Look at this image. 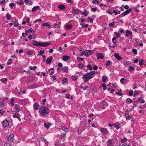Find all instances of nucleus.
Segmentation results:
<instances>
[{"mask_svg": "<svg viewBox=\"0 0 146 146\" xmlns=\"http://www.w3.org/2000/svg\"><path fill=\"white\" fill-rule=\"evenodd\" d=\"M95 73L94 71H91L89 72H87L83 75V78L84 79L85 82H87L88 80L91 79L94 76V74Z\"/></svg>", "mask_w": 146, "mask_h": 146, "instance_id": "f257e3e1", "label": "nucleus"}, {"mask_svg": "<svg viewBox=\"0 0 146 146\" xmlns=\"http://www.w3.org/2000/svg\"><path fill=\"white\" fill-rule=\"evenodd\" d=\"M48 110L47 108L45 106H43L40 109V113L42 115L48 114Z\"/></svg>", "mask_w": 146, "mask_h": 146, "instance_id": "f03ea898", "label": "nucleus"}, {"mask_svg": "<svg viewBox=\"0 0 146 146\" xmlns=\"http://www.w3.org/2000/svg\"><path fill=\"white\" fill-rule=\"evenodd\" d=\"M50 44V43L48 42H37V46H41L43 47H46L48 46Z\"/></svg>", "mask_w": 146, "mask_h": 146, "instance_id": "7ed1b4c3", "label": "nucleus"}, {"mask_svg": "<svg viewBox=\"0 0 146 146\" xmlns=\"http://www.w3.org/2000/svg\"><path fill=\"white\" fill-rule=\"evenodd\" d=\"M93 52V51H92V50H87L84 51V53L85 56L88 57Z\"/></svg>", "mask_w": 146, "mask_h": 146, "instance_id": "20e7f679", "label": "nucleus"}, {"mask_svg": "<svg viewBox=\"0 0 146 146\" xmlns=\"http://www.w3.org/2000/svg\"><path fill=\"white\" fill-rule=\"evenodd\" d=\"M100 131L102 132V133L108 134L109 133V131L106 128H100Z\"/></svg>", "mask_w": 146, "mask_h": 146, "instance_id": "39448f33", "label": "nucleus"}, {"mask_svg": "<svg viewBox=\"0 0 146 146\" xmlns=\"http://www.w3.org/2000/svg\"><path fill=\"white\" fill-rule=\"evenodd\" d=\"M14 136L13 134H11L8 136L7 139L9 142L11 143L13 141V138Z\"/></svg>", "mask_w": 146, "mask_h": 146, "instance_id": "423d86ee", "label": "nucleus"}, {"mask_svg": "<svg viewBox=\"0 0 146 146\" xmlns=\"http://www.w3.org/2000/svg\"><path fill=\"white\" fill-rule=\"evenodd\" d=\"M9 125V123L8 120H5L3 122V125L4 127H6Z\"/></svg>", "mask_w": 146, "mask_h": 146, "instance_id": "0eeeda50", "label": "nucleus"}, {"mask_svg": "<svg viewBox=\"0 0 146 146\" xmlns=\"http://www.w3.org/2000/svg\"><path fill=\"white\" fill-rule=\"evenodd\" d=\"M131 10L132 9H131L130 8L128 10L125 11L122 13V15L123 16H125L126 15L129 13L130 11H131Z\"/></svg>", "mask_w": 146, "mask_h": 146, "instance_id": "6e6552de", "label": "nucleus"}, {"mask_svg": "<svg viewBox=\"0 0 146 146\" xmlns=\"http://www.w3.org/2000/svg\"><path fill=\"white\" fill-rule=\"evenodd\" d=\"M52 58H53L52 56H50L47 58L46 60V63L47 64H49L52 61Z\"/></svg>", "mask_w": 146, "mask_h": 146, "instance_id": "1a4fd4ad", "label": "nucleus"}, {"mask_svg": "<svg viewBox=\"0 0 146 146\" xmlns=\"http://www.w3.org/2000/svg\"><path fill=\"white\" fill-rule=\"evenodd\" d=\"M96 54L98 59H103L104 58V56L101 53H97Z\"/></svg>", "mask_w": 146, "mask_h": 146, "instance_id": "9d476101", "label": "nucleus"}, {"mask_svg": "<svg viewBox=\"0 0 146 146\" xmlns=\"http://www.w3.org/2000/svg\"><path fill=\"white\" fill-rule=\"evenodd\" d=\"M15 111L18 112L21 109L20 106L17 104L15 105Z\"/></svg>", "mask_w": 146, "mask_h": 146, "instance_id": "9b49d317", "label": "nucleus"}, {"mask_svg": "<svg viewBox=\"0 0 146 146\" xmlns=\"http://www.w3.org/2000/svg\"><path fill=\"white\" fill-rule=\"evenodd\" d=\"M111 139H109L107 141V146H112V141Z\"/></svg>", "mask_w": 146, "mask_h": 146, "instance_id": "f8f14e48", "label": "nucleus"}, {"mask_svg": "<svg viewBox=\"0 0 146 146\" xmlns=\"http://www.w3.org/2000/svg\"><path fill=\"white\" fill-rule=\"evenodd\" d=\"M115 58L117 60H120L121 59V57L117 53H115L114 54Z\"/></svg>", "mask_w": 146, "mask_h": 146, "instance_id": "ddd939ff", "label": "nucleus"}, {"mask_svg": "<svg viewBox=\"0 0 146 146\" xmlns=\"http://www.w3.org/2000/svg\"><path fill=\"white\" fill-rule=\"evenodd\" d=\"M63 60L64 61H66L70 59V57L68 56H62Z\"/></svg>", "mask_w": 146, "mask_h": 146, "instance_id": "4468645a", "label": "nucleus"}, {"mask_svg": "<svg viewBox=\"0 0 146 146\" xmlns=\"http://www.w3.org/2000/svg\"><path fill=\"white\" fill-rule=\"evenodd\" d=\"M58 8L60 9H65V6L62 4L59 5L58 6Z\"/></svg>", "mask_w": 146, "mask_h": 146, "instance_id": "2eb2a0df", "label": "nucleus"}, {"mask_svg": "<svg viewBox=\"0 0 146 146\" xmlns=\"http://www.w3.org/2000/svg\"><path fill=\"white\" fill-rule=\"evenodd\" d=\"M0 81L6 84L7 81V78H3L0 80Z\"/></svg>", "mask_w": 146, "mask_h": 146, "instance_id": "dca6fc26", "label": "nucleus"}, {"mask_svg": "<svg viewBox=\"0 0 146 146\" xmlns=\"http://www.w3.org/2000/svg\"><path fill=\"white\" fill-rule=\"evenodd\" d=\"M62 69L63 71L66 73L68 72V68L67 67H63L62 68Z\"/></svg>", "mask_w": 146, "mask_h": 146, "instance_id": "f3484780", "label": "nucleus"}, {"mask_svg": "<svg viewBox=\"0 0 146 146\" xmlns=\"http://www.w3.org/2000/svg\"><path fill=\"white\" fill-rule=\"evenodd\" d=\"M72 11L75 14H78L79 13V10L77 9H73Z\"/></svg>", "mask_w": 146, "mask_h": 146, "instance_id": "a211bd4d", "label": "nucleus"}, {"mask_svg": "<svg viewBox=\"0 0 146 146\" xmlns=\"http://www.w3.org/2000/svg\"><path fill=\"white\" fill-rule=\"evenodd\" d=\"M13 23H14V25L15 27H17L19 25V23H17V21L16 20L13 21Z\"/></svg>", "mask_w": 146, "mask_h": 146, "instance_id": "6ab92c4d", "label": "nucleus"}, {"mask_svg": "<svg viewBox=\"0 0 146 146\" xmlns=\"http://www.w3.org/2000/svg\"><path fill=\"white\" fill-rule=\"evenodd\" d=\"M127 81V80L125 78H121L120 80V82L121 83V84H123L124 82H126Z\"/></svg>", "mask_w": 146, "mask_h": 146, "instance_id": "aec40b11", "label": "nucleus"}, {"mask_svg": "<svg viewBox=\"0 0 146 146\" xmlns=\"http://www.w3.org/2000/svg\"><path fill=\"white\" fill-rule=\"evenodd\" d=\"M42 25L44 26H47L49 28H50L51 27V26L50 25V24L48 23H43L42 24Z\"/></svg>", "mask_w": 146, "mask_h": 146, "instance_id": "412c9836", "label": "nucleus"}, {"mask_svg": "<svg viewBox=\"0 0 146 146\" xmlns=\"http://www.w3.org/2000/svg\"><path fill=\"white\" fill-rule=\"evenodd\" d=\"M61 128L62 130L65 131L66 132H68L69 131L68 129L66 128L65 127L63 126H61Z\"/></svg>", "mask_w": 146, "mask_h": 146, "instance_id": "4be33fe9", "label": "nucleus"}, {"mask_svg": "<svg viewBox=\"0 0 146 146\" xmlns=\"http://www.w3.org/2000/svg\"><path fill=\"white\" fill-rule=\"evenodd\" d=\"M138 100L141 103H144L145 102V101L141 97L139 98H138Z\"/></svg>", "mask_w": 146, "mask_h": 146, "instance_id": "5701e85b", "label": "nucleus"}, {"mask_svg": "<svg viewBox=\"0 0 146 146\" xmlns=\"http://www.w3.org/2000/svg\"><path fill=\"white\" fill-rule=\"evenodd\" d=\"M44 126L47 129L49 128L51 125V124L50 123H44Z\"/></svg>", "mask_w": 146, "mask_h": 146, "instance_id": "b1692460", "label": "nucleus"}, {"mask_svg": "<svg viewBox=\"0 0 146 146\" xmlns=\"http://www.w3.org/2000/svg\"><path fill=\"white\" fill-rule=\"evenodd\" d=\"M25 3L28 5L31 4V0H25Z\"/></svg>", "mask_w": 146, "mask_h": 146, "instance_id": "393cba45", "label": "nucleus"}, {"mask_svg": "<svg viewBox=\"0 0 146 146\" xmlns=\"http://www.w3.org/2000/svg\"><path fill=\"white\" fill-rule=\"evenodd\" d=\"M84 67V65L82 63L79 64L78 65V67L80 68H83Z\"/></svg>", "mask_w": 146, "mask_h": 146, "instance_id": "a878e982", "label": "nucleus"}, {"mask_svg": "<svg viewBox=\"0 0 146 146\" xmlns=\"http://www.w3.org/2000/svg\"><path fill=\"white\" fill-rule=\"evenodd\" d=\"M107 79V78H106V76H103L102 77V81L103 82H106Z\"/></svg>", "mask_w": 146, "mask_h": 146, "instance_id": "bb28decb", "label": "nucleus"}, {"mask_svg": "<svg viewBox=\"0 0 146 146\" xmlns=\"http://www.w3.org/2000/svg\"><path fill=\"white\" fill-rule=\"evenodd\" d=\"M144 61L142 59H141L140 60H139V64L140 66H141L142 65H143V64Z\"/></svg>", "mask_w": 146, "mask_h": 146, "instance_id": "cd10ccee", "label": "nucleus"}, {"mask_svg": "<svg viewBox=\"0 0 146 146\" xmlns=\"http://www.w3.org/2000/svg\"><path fill=\"white\" fill-rule=\"evenodd\" d=\"M66 27L67 29L69 30L72 28V26L70 25H66Z\"/></svg>", "mask_w": 146, "mask_h": 146, "instance_id": "c85d7f7f", "label": "nucleus"}, {"mask_svg": "<svg viewBox=\"0 0 146 146\" xmlns=\"http://www.w3.org/2000/svg\"><path fill=\"white\" fill-rule=\"evenodd\" d=\"M44 50H41L39 52L38 55H42L44 53Z\"/></svg>", "mask_w": 146, "mask_h": 146, "instance_id": "c756f323", "label": "nucleus"}, {"mask_svg": "<svg viewBox=\"0 0 146 146\" xmlns=\"http://www.w3.org/2000/svg\"><path fill=\"white\" fill-rule=\"evenodd\" d=\"M102 86L103 88V89L104 90H105L106 89V85L105 83H103Z\"/></svg>", "mask_w": 146, "mask_h": 146, "instance_id": "7c9ffc66", "label": "nucleus"}, {"mask_svg": "<svg viewBox=\"0 0 146 146\" xmlns=\"http://www.w3.org/2000/svg\"><path fill=\"white\" fill-rule=\"evenodd\" d=\"M36 66H34L33 67L30 66L29 67V69L31 70H35V69H36Z\"/></svg>", "mask_w": 146, "mask_h": 146, "instance_id": "2f4dec72", "label": "nucleus"}, {"mask_svg": "<svg viewBox=\"0 0 146 146\" xmlns=\"http://www.w3.org/2000/svg\"><path fill=\"white\" fill-rule=\"evenodd\" d=\"M14 100L13 98H12L11 99V105L12 106H13L14 105Z\"/></svg>", "mask_w": 146, "mask_h": 146, "instance_id": "473e14b6", "label": "nucleus"}, {"mask_svg": "<svg viewBox=\"0 0 146 146\" xmlns=\"http://www.w3.org/2000/svg\"><path fill=\"white\" fill-rule=\"evenodd\" d=\"M132 52L135 55H136L137 53V50L135 49H133L132 50Z\"/></svg>", "mask_w": 146, "mask_h": 146, "instance_id": "72a5a7b5", "label": "nucleus"}, {"mask_svg": "<svg viewBox=\"0 0 146 146\" xmlns=\"http://www.w3.org/2000/svg\"><path fill=\"white\" fill-rule=\"evenodd\" d=\"M6 16L7 17V20H9L10 19L11 17L8 13L6 14Z\"/></svg>", "mask_w": 146, "mask_h": 146, "instance_id": "f704fd0d", "label": "nucleus"}, {"mask_svg": "<svg viewBox=\"0 0 146 146\" xmlns=\"http://www.w3.org/2000/svg\"><path fill=\"white\" fill-rule=\"evenodd\" d=\"M127 139L125 137L124 139H121V142L122 143L123 142H126L127 141Z\"/></svg>", "mask_w": 146, "mask_h": 146, "instance_id": "c9c22d12", "label": "nucleus"}, {"mask_svg": "<svg viewBox=\"0 0 146 146\" xmlns=\"http://www.w3.org/2000/svg\"><path fill=\"white\" fill-rule=\"evenodd\" d=\"M19 114L18 113H15L13 115V117H17V118L19 116Z\"/></svg>", "mask_w": 146, "mask_h": 146, "instance_id": "e433bc0d", "label": "nucleus"}, {"mask_svg": "<svg viewBox=\"0 0 146 146\" xmlns=\"http://www.w3.org/2000/svg\"><path fill=\"white\" fill-rule=\"evenodd\" d=\"M115 22H114V21L113 22L109 24V26L110 27H113V25L115 24Z\"/></svg>", "mask_w": 146, "mask_h": 146, "instance_id": "4c0bfd02", "label": "nucleus"}, {"mask_svg": "<svg viewBox=\"0 0 146 146\" xmlns=\"http://www.w3.org/2000/svg\"><path fill=\"white\" fill-rule=\"evenodd\" d=\"M114 125L115 127L117 129H119L120 127V125H117L115 123L114 124Z\"/></svg>", "mask_w": 146, "mask_h": 146, "instance_id": "58836bf2", "label": "nucleus"}, {"mask_svg": "<svg viewBox=\"0 0 146 146\" xmlns=\"http://www.w3.org/2000/svg\"><path fill=\"white\" fill-rule=\"evenodd\" d=\"M66 80H67L66 78H65L64 79L62 80V83H64L65 84H66V83H67V82H66Z\"/></svg>", "mask_w": 146, "mask_h": 146, "instance_id": "ea45409f", "label": "nucleus"}, {"mask_svg": "<svg viewBox=\"0 0 146 146\" xmlns=\"http://www.w3.org/2000/svg\"><path fill=\"white\" fill-rule=\"evenodd\" d=\"M36 11V6H35L33 8L32 10V12L35 11Z\"/></svg>", "mask_w": 146, "mask_h": 146, "instance_id": "a19ab883", "label": "nucleus"}, {"mask_svg": "<svg viewBox=\"0 0 146 146\" xmlns=\"http://www.w3.org/2000/svg\"><path fill=\"white\" fill-rule=\"evenodd\" d=\"M38 140L39 141H42L43 142H45V139L43 137H40L38 139Z\"/></svg>", "mask_w": 146, "mask_h": 146, "instance_id": "79ce46f5", "label": "nucleus"}, {"mask_svg": "<svg viewBox=\"0 0 146 146\" xmlns=\"http://www.w3.org/2000/svg\"><path fill=\"white\" fill-rule=\"evenodd\" d=\"M96 3L98 4H99L100 3V2L98 0H95L93 2V3L94 4H95Z\"/></svg>", "mask_w": 146, "mask_h": 146, "instance_id": "37998d69", "label": "nucleus"}, {"mask_svg": "<svg viewBox=\"0 0 146 146\" xmlns=\"http://www.w3.org/2000/svg\"><path fill=\"white\" fill-rule=\"evenodd\" d=\"M17 3L19 5H23L24 4V2L23 1H20L19 2H18Z\"/></svg>", "mask_w": 146, "mask_h": 146, "instance_id": "c03bdc74", "label": "nucleus"}, {"mask_svg": "<svg viewBox=\"0 0 146 146\" xmlns=\"http://www.w3.org/2000/svg\"><path fill=\"white\" fill-rule=\"evenodd\" d=\"M134 67L133 66H130L129 68V71H131L132 70H133Z\"/></svg>", "mask_w": 146, "mask_h": 146, "instance_id": "a18cd8bd", "label": "nucleus"}, {"mask_svg": "<svg viewBox=\"0 0 146 146\" xmlns=\"http://www.w3.org/2000/svg\"><path fill=\"white\" fill-rule=\"evenodd\" d=\"M116 94H118V95L121 96L123 94L121 92V91H119L118 92H116Z\"/></svg>", "mask_w": 146, "mask_h": 146, "instance_id": "49530a36", "label": "nucleus"}, {"mask_svg": "<svg viewBox=\"0 0 146 146\" xmlns=\"http://www.w3.org/2000/svg\"><path fill=\"white\" fill-rule=\"evenodd\" d=\"M87 68H89V69L90 70H92V68L91 67V65L90 64H89L87 66Z\"/></svg>", "mask_w": 146, "mask_h": 146, "instance_id": "de8ad7c7", "label": "nucleus"}, {"mask_svg": "<svg viewBox=\"0 0 146 146\" xmlns=\"http://www.w3.org/2000/svg\"><path fill=\"white\" fill-rule=\"evenodd\" d=\"M77 59L78 60V62H79V60L81 61H83L84 60V58H80L79 57H77Z\"/></svg>", "mask_w": 146, "mask_h": 146, "instance_id": "09e8293b", "label": "nucleus"}, {"mask_svg": "<svg viewBox=\"0 0 146 146\" xmlns=\"http://www.w3.org/2000/svg\"><path fill=\"white\" fill-rule=\"evenodd\" d=\"M35 38L34 37V36H33L32 35H30L29 36V38L30 40L32 38Z\"/></svg>", "mask_w": 146, "mask_h": 146, "instance_id": "8fccbe9b", "label": "nucleus"}, {"mask_svg": "<svg viewBox=\"0 0 146 146\" xmlns=\"http://www.w3.org/2000/svg\"><path fill=\"white\" fill-rule=\"evenodd\" d=\"M111 63V62L110 61H108L107 62V63L106 64V66H109L110 65Z\"/></svg>", "mask_w": 146, "mask_h": 146, "instance_id": "3c124183", "label": "nucleus"}, {"mask_svg": "<svg viewBox=\"0 0 146 146\" xmlns=\"http://www.w3.org/2000/svg\"><path fill=\"white\" fill-rule=\"evenodd\" d=\"M91 10L94 12H95L97 10V8L96 7H95V8H91Z\"/></svg>", "mask_w": 146, "mask_h": 146, "instance_id": "603ef678", "label": "nucleus"}, {"mask_svg": "<svg viewBox=\"0 0 146 146\" xmlns=\"http://www.w3.org/2000/svg\"><path fill=\"white\" fill-rule=\"evenodd\" d=\"M126 101L127 102H132V101L129 98H127L126 100Z\"/></svg>", "mask_w": 146, "mask_h": 146, "instance_id": "864d4df0", "label": "nucleus"}, {"mask_svg": "<svg viewBox=\"0 0 146 146\" xmlns=\"http://www.w3.org/2000/svg\"><path fill=\"white\" fill-rule=\"evenodd\" d=\"M4 106V104L2 102H0V108H1V107H3Z\"/></svg>", "mask_w": 146, "mask_h": 146, "instance_id": "5fc2aeb1", "label": "nucleus"}, {"mask_svg": "<svg viewBox=\"0 0 146 146\" xmlns=\"http://www.w3.org/2000/svg\"><path fill=\"white\" fill-rule=\"evenodd\" d=\"M33 107L35 110H36V103L34 104Z\"/></svg>", "mask_w": 146, "mask_h": 146, "instance_id": "6e6d98bb", "label": "nucleus"}, {"mask_svg": "<svg viewBox=\"0 0 146 146\" xmlns=\"http://www.w3.org/2000/svg\"><path fill=\"white\" fill-rule=\"evenodd\" d=\"M59 50L61 52H63V49L62 47H60L59 48Z\"/></svg>", "mask_w": 146, "mask_h": 146, "instance_id": "4d7b16f0", "label": "nucleus"}, {"mask_svg": "<svg viewBox=\"0 0 146 146\" xmlns=\"http://www.w3.org/2000/svg\"><path fill=\"white\" fill-rule=\"evenodd\" d=\"M107 12L108 13H109L110 15H112L113 13V12L110 10H107Z\"/></svg>", "mask_w": 146, "mask_h": 146, "instance_id": "13d9d810", "label": "nucleus"}, {"mask_svg": "<svg viewBox=\"0 0 146 146\" xmlns=\"http://www.w3.org/2000/svg\"><path fill=\"white\" fill-rule=\"evenodd\" d=\"M139 92H137L136 91H134V94H133V96L135 97L137 95V93H139Z\"/></svg>", "mask_w": 146, "mask_h": 146, "instance_id": "bf43d9fd", "label": "nucleus"}, {"mask_svg": "<svg viewBox=\"0 0 146 146\" xmlns=\"http://www.w3.org/2000/svg\"><path fill=\"white\" fill-rule=\"evenodd\" d=\"M133 93V92L132 91H130L129 92V95L130 96H132Z\"/></svg>", "mask_w": 146, "mask_h": 146, "instance_id": "052dcab7", "label": "nucleus"}, {"mask_svg": "<svg viewBox=\"0 0 146 146\" xmlns=\"http://www.w3.org/2000/svg\"><path fill=\"white\" fill-rule=\"evenodd\" d=\"M33 44L34 46H36V42L35 40H33Z\"/></svg>", "mask_w": 146, "mask_h": 146, "instance_id": "680f3d73", "label": "nucleus"}, {"mask_svg": "<svg viewBox=\"0 0 146 146\" xmlns=\"http://www.w3.org/2000/svg\"><path fill=\"white\" fill-rule=\"evenodd\" d=\"M52 77L53 78V80L55 81H56V78L55 77V76L54 75H53L52 76Z\"/></svg>", "mask_w": 146, "mask_h": 146, "instance_id": "e2e57ef3", "label": "nucleus"}, {"mask_svg": "<svg viewBox=\"0 0 146 146\" xmlns=\"http://www.w3.org/2000/svg\"><path fill=\"white\" fill-rule=\"evenodd\" d=\"M58 66L60 67H62V64L61 63H59L58 64Z\"/></svg>", "mask_w": 146, "mask_h": 146, "instance_id": "0e129e2a", "label": "nucleus"}, {"mask_svg": "<svg viewBox=\"0 0 146 146\" xmlns=\"http://www.w3.org/2000/svg\"><path fill=\"white\" fill-rule=\"evenodd\" d=\"M15 5V4L14 3H10L9 4V6L10 7L14 6Z\"/></svg>", "mask_w": 146, "mask_h": 146, "instance_id": "69168bd1", "label": "nucleus"}, {"mask_svg": "<svg viewBox=\"0 0 146 146\" xmlns=\"http://www.w3.org/2000/svg\"><path fill=\"white\" fill-rule=\"evenodd\" d=\"M98 66L96 65H94L93 67V69L95 70H97L98 69Z\"/></svg>", "mask_w": 146, "mask_h": 146, "instance_id": "338daca9", "label": "nucleus"}, {"mask_svg": "<svg viewBox=\"0 0 146 146\" xmlns=\"http://www.w3.org/2000/svg\"><path fill=\"white\" fill-rule=\"evenodd\" d=\"M4 146H11V145L9 143H8L4 144Z\"/></svg>", "mask_w": 146, "mask_h": 146, "instance_id": "774afa93", "label": "nucleus"}]
</instances>
